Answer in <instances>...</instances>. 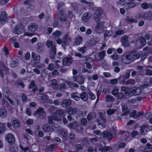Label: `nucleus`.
Segmentation results:
<instances>
[{
  "instance_id": "obj_47",
  "label": "nucleus",
  "mask_w": 152,
  "mask_h": 152,
  "mask_svg": "<svg viewBox=\"0 0 152 152\" xmlns=\"http://www.w3.org/2000/svg\"><path fill=\"white\" fill-rule=\"evenodd\" d=\"M51 86L53 88L56 89L57 88V81L56 79H53L51 81Z\"/></svg>"
},
{
  "instance_id": "obj_33",
  "label": "nucleus",
  "mask_w": 152,
  "mask_h": 152,
  "mask_svg": "<svg viewBox=\"0 0 152 152\" xmlns=\"http://www.w3.org/2000/svg\"><path fill=\"white\" fill-rule=\"evenodd\" d=\"M7 116V112L5 108H1L0 109V116L3 118H5Z\"/></svg>"
},
{
  "instance_id": "obj_26",
  "label": "nucleus",
  "mask_w": 152,
  "mask_h": 152,
  "mask_svg": "<svg viewBox=\"0 0 152 152\" xmlns=\"http://www.w3.org/2000/svg\"><path fill=\"white\" fill-rule=\"evenodd\" d=\"M71 97L75 100L76 101H79L80 99L79 94L77 92H74L71 94Z\"/></svg>"
},
{
  "instance_id": "obj_57",
  "label": "nucleus",
  "mask_w": 152,
  "mask_h": 152,
  "mask_svg": "<svg viewBox=\"0 0 152 152\" xmlns=\"http://www.w3.org/2000/svg\"><path fill=\"white\" fill-rule=\"evenodd\" d=\"M138 39H139L141 44L144 45L146 44V41L144 38L140 37L138 38Z\"/></svg>"
},
{
  "instance_id": "obj_28",
  "label": "nucleus",
  "mask_w": 152,
  "mask_h": 152,
  "mask_svg": "<svg viewBox=\"0 0 152 152\" xmlns=\"http://www.w3.org/2000/svg\"><path fill=\"white\" fill-rule=\"evenodd\" d=\"M12 122L14 127L15 128L19 127L20 125V121L18 118H13Z\"/></svg>"
},
{
  "instance_id": "obj_34",
  "label": "nucleus",
  "mask_w": 152,
  "mask_h": 152,
  "mask_svg": "<svg viewBox=\"0 0 152 152\" xmlns=\"http://www.w3.org/2000/svg\"><path fill=\"white\" fill-rule=\"evenodd\" d=\"M78 124L76 121L75 122L71 123L69 124H68L67 126L70 128L71 129H75L78 126Z\"/></svg>"
},
{
  "instance_id": "obj_9",
  "label": "nucleus",
  "mask_w": 152,
  "mask_h": 152,
  "mask_svg": "<svg viewBox=\"0 0 152 152\" xmlns=\"http://www.w3.org/2000/svg\"><path fill=\"white\" fill-rule=\"evenodd\" d=\"M72 104V101L69 99H63L61 102V105L64 107H69Z\"/></svg>"
},
{
  "instance_id": "obj_17",
  "label": "nucleus",
  "mask_w": 152,
  "mask_h": 152,
  "mask_svg": "<svg viewBox=\"0 0 152 152\" xmlns=\"http://www.w3.org/2000/svg\"><path fill=\"white\" fill-rule=\"evenodd\" d=\"M91 15V14L88 12L84 13L82 17V20L84 22H88Z\"/></svg>"
},
{
  "instance_id": "obj_39",
  "label": "nucleus",
  "mask_w": 152,
  "mask_h": 152,
  "mask_svg": "<svg viewBox=\"0 0 152 152\" xmlns=\"http://www.w3.org/2000/svg\"><path fill=\"white\" fill-rule=\"evenodd\" d=\"M99 117L101 119L104 123L106 124L107 121V118L105 116V114H103L101 112H100L99 113Z\"/></svg>"
},
{
  "instance_id": "obj_31",
  "label": "nucleus",
  "mask_w": 152,
  "mask_h": 152,
  "mask_svg": "<svg viewBox=\"0 0 152 152\" xmlns=\"http://www.w3.org/2000/svg\"><path fill=\"white\" fill-rule=\"evenodd\" d=\"M37 51L40 53H42L44 50L43 44L41 42L37 44Z\"/></svg>"
},
{
  "instance_id": "obj_6",
  "label": "nucleus",
  "mask_w": 152,
  "mask_h": 152,
  "mask_svg": "<svg viewBox=\"0 0 152 152\" xmlns=\"http://www.w3.org/2000/svg\"><path fill=\"white\" fill-rule=\"evenodd\" d=\"M72 79L74 81L77 82L79 85H82L84 83L85 78L81 76H74Z\"/></svg>"
},
{
  "instance_id": "obj_53",
  "label": "nucleus",
  "mask_w": 152,
  "mask_h": 152,
  "mask_svg": "<svg viewBox=\"0 0 152 152\" xmlns=\"http://www.w3.org/2000/svg\"><path fill=\"white\" fill-rule=\"evenodd\" d=\"M87 120L86 118H83L81 119L80 121V124L81 125L85 126L87 124Z\"/></svg>"
},
{
  "instance_id": "obj_35",
  "label": "nucleus",
  "mask_w": 152,
  "mask_h": 152,
  "mask_svg": "<svg viewBox=\"0 0 152 152\" xmlns=\"http://www.w3.org/2000/svg\"><path fill=\"white\" fill-rule=\"evenodd\" d=\"M124 77L123 75L120 76L117 79H114L111 80H110V83L113 85H115L118 83V80H121L122 78Z\"/></svg>"
},
{
  "instance_id": "obj_25",
  "label": "nucleus",
  "mask_w": 152,
  "mask_h": 152,
  "mask_svg": "<svg viewBox=\"0 0 152 152\" xmlns=\"http://www.w3.org/2000/svg\"><path fill=\"white\" fill-rule=\"evenodd\" d=\"M80 97L84 102H86L88 99L87 93L85 92H82L80 95Z\"/></svg>"
},
{
  "instance_id": "obj_20",
  "label": "nucleus",
  "mask_w": 152,
  "mask_h": 152,
  "mask_svg": "<svg viewBox=\"0 0 152 152\" xmlns=\"http://www.w3.org/2000/svg\"><path fill=\"white\" fill-rule=\"evenodd\" d=\"M128 37L127 36H124L122 37V45L125 47L128 46L129 44L128 42Z\"/></svg>"
},
{
  "instance_id": "obj_10",
  "label": "nucleus",
  "mask_w": 152,
  "mask_h": 152,
  "mask_svg": "<svg viewBox=\"0 0 152 152\" xmlns=\"http://www.w3.org/2000/svg\"><path fill=\"white\" fill-rule=\"evenodd\" d=\"M24 29L21 25L19 24L15 27L14 32L15 34H20L24 32Z\"/></svg>"
},
{
  "instance_id": "obj_62",
  "label": "nucleus",
  "mask_w": 152,
  "mask_h": 152,
  "mask_svg": "<svg viewBox=\"0 0 152 152\" xmlns=\"http://www.w3.org/2000/svg\"><path fill=\"white\" fill-rule=\"evenodd\" d=\"M117 98L118 99H123L125 98L126 96L124 94L121 92L119 93L117 96Z\"/></svg>"
},
{
  "instance_id": "obj_58",
  "label": "nucleus",
  "mask_w": 152,
  "mask_h": 152,
  "mask_svg": "<svg viewBox=\"0 0 152 152\" xmlns=\"http://www.w3.org/2000/svg\"><path fill=\"white\" fill-rule=\"evenodd\" d=\"M46 45L48 48H50L51 46V47L52 46L55 45H53L52 41H51L50 40L48 39L46 42Z\"/></svg>"
},
{
  "instance_id": "obj_4",
  "label": "nucleus",
  "mask_w": 152,
  "mask_h": 152,
  "mask_svg": "<svg viewBox=\"0 0 152 152\" xmlns=\"http://www.w3.org/2000/svg\"><path fill=\"white\" fill-rule=\"evenodd\" d=\"M8 71V68L6 66L4 63L0 61V75L2 78L4 75L6 74Z\"/></svg>"
},
{
  "instance_id": "obj_13",
  "label": "nucleus",
  "mask_w": 152,
  "mask_h": 152,
  "mask_svg": "<svg viewBox=\"0 0 152 152\" xmlns=\"http://www.w3.org/2000/svg\"><path fill=\"white\" fill-rule=\"evenodd\" d=\"M58 16V18L62 21H65L67 18L65 15L64 11L62 10H59Z\"/></svg>"
},
{
  "instance_id": "obj_29",
  "label": "nucleus",
  "mask_w": 152,
  "mask_h": 152,
  "mask_svg": "<svg viewBox=\"0 0 152 152\" xmlns=\"http://www.w3.org/2000/svg\"><path fill=\"white\" fill-rule=\"evenodd\" d=\"M141 7L142 9L146 10L149 8H152V4L151 3L148 4L147 3H144L141 5Z\"/></svg>"
},
{
  "instance_id": "obj_12",
  "label": "nucleus",
  "mask_w": 152,
  "mask_h": 152,
  "mask_svg": "<svg viewBox=\"0 0 152 152\" xmlns=\"http://www.w3.org/2000/svg\"><path fill=\"white\" fill-rule=\"evenodd\" d=\"M54 113L48 117L49 123L50 124H55L56 121H57V116Z\"/></svg>"
},
{
  "instance_id": "obj_36",
  "label": "nucleus",
  "mask_w": 152,
  "mask_h": 152,
  "mask_svg": "<svg viewBox=\"0 0 152 152\" xmlns=\"http://www.w3.org/2000/svg\"><path fill=\"white\" fill-rule=\"evenodd\" d=\"M56 53V45L52 46L51 47L50 55L52 58H53Z\"/></svg>"
},
{
  "instance_id": "obj_54",
  "label": "nucleus",
  "mask_w": 152,
  "mask_h": 152,
  "mask_svg": "<svg viewBox=\"0 0 152 152\" xmlns=\"http://www.w3.org/2000/svg\"><path fill=\"white\" fill-rule=\"evenodd\" d=\"M135 83V80H134L130 79L126 81V85L130 84L131 85H133Z\"/></svg>"
},
{
  "instance_id": "obj_44",
  "label": "nucleus",
  "mask_w": 152,
  "mask_h": 152,
  "mask_svg": "<svg viewBox=\"0 0 152 152\" xmlns=\"http://www.w3.org/2000/svg\"><path fill=\"white\" fill-rule=\"evenodd\" d=\"M124 32V30H119L116 31L115 34L113 35V37L114 38L118 36L123 34Z\"/></svg>"
},
{
  "instance_id": "obj_55",
  "label": "nucleus",
  "mask_w": 152,
  "mask_h": 152,
  "mask_svg": "<svg viewBox=\"0 0 152 152\" xmlns=\"http://www.w3.org/2000/svg\"><path fill=\"white\" fill-rule=\"evenodd\" d=\"M96 121L97 122L98 125L101 126L102 128H105L106 126L105 123H101L100 122V120L98 119H96Z\"/></svg>"
},
{
  "instance_id": "obj_2",
  "label": "nucleus",
  "mask_w": 152,
  "mask_h": 152,
  "mask_svg": "<svg viewBox=\"0 0 152 152\" xmlns=\"http://www.w3.org/2000/svg\"><path fill=\"white\" fill-rule=\"evenodd\" d=\"M94 134L97 135H99L101 134V135L103 138H107L108 140L111 139L113 137L112 134L110 132L104 131L101 134V132L100 130H96L94 131Z\"/></svg>"
},
{
  "instance_id": "obj_32",
  "label": "nucleus",
  "mask_w": 152,
  "mask_h": 152,
  "mask_svg": "<svg viewBox=\"0 0 152 152\" xmlns=\"http://www.w3.org/2000/svg\"><path fill=\"white\" fill-rule=\"evenodd\" d=\"M66 83L68 85L69 87L71 88H77L79 87V85L76 83L69 81H66Z\"/></svg>"
},
{
  "instance_id": "obj_22",
  "label": "nucleus",
  "mask_w": 152,
  "mask_h": 152,
  "mask_svg": "<svg viewBox=\"0 0 152 152\" xmlns=\"http://www.w3.org/2000/svg\"><path fill=\"white\" fill-rule=\"evenodd\" d=\"M14 85L17 87L21 86L22 88H23L25 87V85L23 81L20 79H19L15 81Z\"/></svg>"
},
{
  "instance_id": "obj_63",
  "label": "nucleus",
  "mask_w": 152,
  "mask_h": 152,
  "mask_svg": "<svg viewBox=\"0 0 152 152\" xmlns=\"http://www.w3.org/2000/svg\"><path fill=\"white\" fill-rule=\"evenodd\" d=\"M146 145L147 148H145L144 152H151L149 151H148V150L149 149H152V145L151 144L149 143H148L146 144Z\"/></svg>"
},
{
  "instance_id": "obj_5",
  "label": "nucleus",
  "mask_w": 152,
  "mask_h": 152,
  "mask_svg": "<svg viewBox=\"0 0 152 152\" xmlns=\"http://www.w3.org/2000/svg\"><path fill=\"white\" fill-rule=\"evenodd\" d=\"M62 40L63 42L62 43V46L65 50L66 45L68 44L69 43H71L72 40L71 38L69 37L67 34H65Z\"/></svg>"
},
{
  "instance_id": "obj_52",
  "label": "nucleus",
  "mask_w": 152,
  "mask_h": 152,
  "mask_svg": "<svg viewBox=\"0 0 152 152\" xmlns=\"http://www.w3.org/2000/svg\"><path fill=\"white\" fill-rule=\"evenodd\" d=\"M88 92L89 96L91 97V99L94 100L95 99L96 97L95 95L90 90H88Z\"/></svg>"
},
{
  "instance_id": "obj_8",
  "label": "nucleus",
  "mask_w": 152,
  "mask_h": 152,
  "mask_svg": "<svg viewBox=\"0 0 152 152\" xmlns=\"http://www.w3.org/2000/svg\"><path fill=\"white\" fill-rule=\"evenodd\" d=\"M104 23L102 22L97 23V25L95 28V31L97 33L100 34L102 33L104 30Z\"/></svg>"
},
{
  "instance_id": "obj_51",
  "label": "nucleus",
  "mask_w": 152,
  "mask_h": 152,
  "mask_svg": "<svg viewBox=\"0 0 152 152\" xmlns=\"http://www.w3.org/2000/svg\"><path fill=\"white\" fill-rule=\"evenodd\" d=\"M105 54V51H102L99 53V57L100 58L99 60H102L104 58Z\"/></svg>"
},
{
  "instance_id": "obj_24",
  "label": "nucleus",
  "mask_w": 152,
  "mask_h": 152,
  "mask_svg": "<svg viewBox=\"0 0 152 152\" xmlns=\"http://www.w3.org/2000/svg\"><path fill=\"white\" fill-rule=\"evenodd\" d=\"M96 117V114L94 112H91L89 113L87 116L88 120L89 121L95 118Z\"/></svg>"
},
{
  "instance_id": "obj_18",
  "label": "nucleus",
  "mask_w": 152,
  "mask_h": 152,
  "mask_svg": "<svg viewBox=\"0 0 152 152\" xmlns=\"http://www.w3.org/2000/svg\"><path fill=\"white\" fill-rule=\"evenodd\" d=\"M58 131L64 137H66L67 135V131L64 128L61 127L60 126H58Z\"/></svg>"
},
{
  "instance_id": "obj_60",
  "label": "nucleus",
  "mask_w": 152,
  "mask_h": 152,
  "mask_svg": "<svg viewBox=\"0 0 152 152\" xmlns=\"http://www.w3.org/2000/svg\"><path fill=\"white\" fill-rule=\"evenodd\" d=\"M128 7L129 8H132L136 6V4L134 3L130 2L127 4Z\"/></svg>"
},
{
  "instance_id": "obj_43",
  "label": "nucleus",
  "mask_w": 152,
  "mask_h": 152,
  "mask_svg": "<svg viewBox=\"0 0 152 152\" xmlns=\"http://www.w3.org/2000/svg\"><path fill=\"white\" fill-rule=\"evenodd\" d=\"M95 44V41L92 39L91 40L87 42L86 45L87 47H90L94 45Z\"/></svg>"
},
{
  "instance_id": "obj_1",
  "label": "nucleus",
  "mask_w": 152,
  "mask_h": 152,
  "mask_svg": "<svg viewBox=\"0 0 152 152\" xmlns=\"http://www.w3.org/2000/svg\"><path fill=\"white\" fill-rule=\"evenodd\" d=\"M127 55L131 63L135 60L140 58L142 55V53L141 51L137 53L132 51Z\"/></svg>"
},
{
  "instance_id": "obj_7",
  "label": "nucleus",
  "mask_w": 152,
  "mask_h": 152,
  "mask_svg": "<svg viewBox=\"0 0 152 152\" xmlns=\"http://www.w3.org/2000/svg\"><path fill=\"white\" fill-rule=\"evenodd\" d=\"M5 140L10 145L13 144L15 142V138L12 134H8L6 135L5 137Z\"/></svg>"
},
{
  "instance_id": "obj_46",
  "label": "nucleus",
  "mask_w": 152,
  "mask_h": 152,
  "mask_svg": "<svg viewBox=\"0 0 152 152\" xmlns=\"http://www.w3.org/2000/svg\"><path fill=\"white\" fill-rule=\"evenodd\" d=\"M2 94L6 98L9 97L8 90L7 88H2Z\"/></svg>"
},
{
  "instance_id": "obj_19",
  "label": "nucleus",
  "mask_w": 152,
  "mask_h": 152,
  "mask_svg": "<svg viewBox=\"0 0 152 152\" xmlns=\"http://www.w3.org/2000/svg\"><path fill=\"white\" fill-rule=\"evenodd\" d=\"M28 27L29 31L34 32L37 29L38 26L35 23H31L29 24Z\"/></svg>"
},
{
  "instance_id": "obj_40",
  "label": "nucleus",
  "mask_w": 152,
  "mask_h": 152,
  "mask_svg": "<svg viewBox=\"0 0 152 152\" xmlns=\"http://www.w3.org/2000/svg\"><path fill=\"white\" fill-rule=\"evenodd\" d=\"M117 107L114 109H109L107 110V113L108 115H111L118 110Z\"/></svg>"
},
{
  "instance_id": "obj_61",
  "label": "nucleus",
  "mask_w": 152,
  "mask_h": 152,
  "mask_svg": "<svg viewBox=\"0 0 152 152\" xmlns=\"http://www.w3.org/2000/svg\"><path fill=\"white\" fill-rule=\"evenodd\" d=\"M112 59L114 60H118L119 58V55L117 53L113 54V55L110 56Z\"/></svg>"
},
{
  "instance_id": "obj_15",
  "label": "nucleus",
  "mask_w": 152,
  "mask_h": 152,
  "mask_svg": "<svg viewBox=\"0 0 152 152\" xmlns=\"http://www.w3.org/2000/svg\"><path fill=\"white\" fill-rule=\"evenodd\" d=\"M72 58L71 57H66L63 60L62 63L65 66H69L72 63Z\"/></svg>"
},
{
  "instance_id": "obj_50",
  "label": "nucleus",
  "mask_w": 152,
  "mask_h": 152,
  "mask_svg": "<svg viewBox=\"0 0 152 152\" xmlns=\"http://www.w3.org/2000/svg\"><path fill=\"white\" fill-rule=\"evenodd\" d=\"M106 101L110 102L113 101L114 100V98L111 95H108L105 98Z\"/></svg>"
},
{
  "instance_id": "obj_21",
  "label": "nucleus",
  "mask_w": 152,
  "mask_h": 152,
  "mask_svg": "<svg viewBox=\"0 0 152 152\" xmlns=\"http://www.w3.org/2000/svg\"><path fill=\"white\" fill-rule=\"evenodd\" d=\"M113 149V148L111 147L104 146L103 147H100L99 150V151L102 152H106L107 151L112 150Z\"/></svg>"
},
{
  "instance_id": "obj_3",
  "label": "nucleus",
  "mask_w": 152,
  "mask_h": 152,
  "mask_svg": "<svg viewBox=\"0 0 152 152\" xmlns=\"http://www.w3.org/2000/svg\"><path fill=\"white\" fill-rule=\"evenodd\" d=\"M34 116L37 115L39 118L42 119L46 117L45 112L43 108H39L34 113Z\"/></svg>"
},
{
  "instance_id": "obj_30",
  "label": "nucleus",
  "mask_w": 152,
  "mask_h": 152,
  "mask_svg": "<svg viewBox=\"0 0 152 152\" xmlns=\"http://www.w3.org/2000/svg\"><path fill=\"white\" fill-rule=\"evenodd\" d=\"M142 92L141 88L139 87H135L133 89L132 92L135 95H138L140 94Z\"/></svg>"
},
{
  "instance_id": "obj_11",
  "label": "nucleus",
  "mask_w": 152,
  "mask_h": 152,
  "mask_svg": "<svg viewBox=\"0 0 152 152\" xmlns=\"http://www.w3.org/2000/svg\"><path fill=\"white\" fill-rule=\"evenodd\" d=\"M102 10L101 9H97L93 15L94 20L96 21L99 20L102 15Z\"/></svg>"
},
{
  "instance_id": "obj_38",
  "label": "nucleus",
  "mask_w": 152,
  "mask_h": 152,
  "mask_svg": "<svg viewBox=\"0 0 152 152\" xmlns=\"http://www.w3.org/2000/svg\"><path fill=\"white\" fill-rule=\"evenodd\" d=\"M152 18V13L150 12H148L144 15V19L145 20H150Z\"/></svg>"
},
{
  "instance_id": "obj_56",
  "label": "nucleus",
  "mask_w": 152,
  "mask_h": 152,
  "mask_svg": "<svg viewBox=\"0 0 152 152\" xmlns=\"http://www.w3.org/2000/svg\"><path fill=\"white\" fill-rule=\"evenodd\" d=\"M39 62H35L33 64V66L34 67L38 68L39 69L42 68V66Z\"/></svg>"
},
{
  "instance_id": "obj_48",
  "label": "nucleus",
  "mask_w": 152,
  "mask_h": 152,
  "mask_svg": "<svg viewBox=\"0 0 152 152\" xmlns=\"http://www.w3.org/2000/svg\"><path fill=\"white\" fill-rule=\"evenodd\" d=\"M6 126L4 124L0 122V134L3 133L5 130Z\"/></svg>"
},
{
  "instance_id": "obj_14",
  "label": "nucleus",
  "mask_w": 152,
  "mask_h": 152,
  "mask_svg": "<svg viewBox=\"0 0 152 152\" xmlns=\"http://www.w3.org/2000/svg\"><path fill=\"white\" fill-rule=\"evenodd\" d=\"M7 19L6 12L4 11L2 12L0 16V24L5 23Z\"/></svg>"
},
{
  "instance_id": "obj_49",
  "label": "nucleus",
  "mask_w": 152,
  "mask_h": 152,
  "mask_svg": "<svg viewBox=\"0 0 152 152\" xmlns=\"http://www.w3.org/2000/svg\"><path fill=\"white\" fill-rule=\"evenodd\" d=\"M65 115V112L64 110L62 109L58 110V115H59L61 117H63Z\"/></svg>"
},
{
  "instance_id": "obj_42",
  "label": "nucleus",
  "mask_w": 152,
  "mask_h": 152,
  "mask_svg": "<svg viewBox=\"0 0 152 152\" xmlns=\"http://www.w3.org/2000/svg\"><path fill=\"white\" fill-rule=\"evenodd\" d=\"M42 129L44 131L50 132L51 131V128L48 124H45L43 126Z\"/></svg>"
},
{
  "instance_id": "obj_45",
  "label": "nucleus",
  "mask_w": 152,
  "mask_h": 152,
  "mask_svg": "<svg viewBox=\"0 0 152 152\" xmlns=\"http://www.w3.org/2000/svg\"><path fill=\"white\" fill-rule=\"evenodd\" d=\"M83 40L82 38L78 36L76 38L75 41V45H80Z\"/></svg>"
},
{
  "instance_id": "obj_41",
  "label": "nucleus",
  "mask_w": 152,
  "mask_h": 152,
  "mask_svg": "<svg viewBox=\"0 0 152 152\" xmlns=\"http://www.w3.org/2000/svg\"><path fill=\"white\" fill-rule=\"evenodd\" d=\"M119 91V88L118 87H115L113 89L111 93L115 96H116Z\"/></svg>"
},
{
  "instance_id": "obj_64",
  "label": "nucleus",
  "mask_w": 152,
  "mask_h": 152,
  "mask_svg": "<svg viewBox=\"0 0 152 152\" xmlns=\"http://www.w3.org/2000/svg\"><path fill=\"white\" fill-rule=\"evenodd\" d=\"M18 63L16 61H12L11 62L10 65L12 67H13L17 66L18 65Z\"/></svg>"
},
{
  "instance_id": "obj_59",
  "label": "nucleus",
  "mask_w": 152,
  "mask_h": 152,
  "mask_svg": "<svg viewBox=\"0 0 152 152\" xmlns=\"http://www.w3.org/2000/svg\"><path fill=\"white\" fill-rule=\"evenodd\" d=\"M112 34V31H106L104 32V37L107 36H110Z\"/></svg>"
},
{
  "instance_id": "obj_37",
  "label": "nucleus",
  "mask_w": 152,
  "mask_h": 152,
  "mask_svg": "<svg viewBox=\"0 0 152 152\" xmlns=\"http://www.w3.org/2000/svg\"><path fill=\"white\" fill-rule=\"evenodd\" d=\"M122 62L125 64H129L131 62L127 54L124 55L122 58Z\"/></svg>"
},
{
  "instance_id": "obj_16",
  "label": "nucleus",
  "mask_w": 152,
  "mask_h": 152,
  "mask_svg": "<svg viewBox=\"0 0 152 152\" xmlns=\"http://www.w3.org/2000/svg\"><path fill=\"white\" fill-rule=\"evenodd\" d=\"M122 113L121 116L126 115L129 114L130 111L129 109L128 106L126 105L122 106Z\"/></svg>"
},
{
  "instance_id": "obj_27",
  "label": "nucleus",
  "mask_w": 152,
  "mask_h": 152,
  "mask_svg": "<svg viewBox=\"0 0 152 152\" xmlns=\"http://www.w3.org/2000/svg\"><path fill=\"white\" fill-rule=\"evenodd\" d=\"M31 55L33 60L35 62H40V57L39 55L36 54L34 52H32Z\"/></svg>"
},
{
  "instance_id": "obj_23",
  "label": "nucleus",
  "mask_w": 152,
  "mask_h": 152,
  "mask_svg": "<svg viewBox=\"0 0 152 152\" xmlns=\"http://www.w3.org/2000/svg\"><path fill=\"white\" fill-rule=\"evenodd\" d=\"M67 111L69 115H73L77 112L78 109L75 107H70L68 108Z\"/></svg>"
}]
</instances>
